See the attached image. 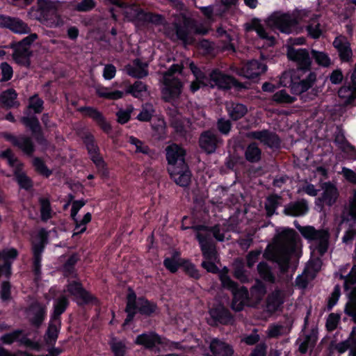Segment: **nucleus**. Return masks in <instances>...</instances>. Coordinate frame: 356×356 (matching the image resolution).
Here are the masks:
<instances>
[{
    "mask_svg": "<svg viewBox=\"0 0 356 356\" xmlns=\"http://www.w3.org/2000/svg\"><path fill=\"white\" fill-rule=\"evenodd\" d=\"M294 97L290 96L285 90H282L273 96V100L278 104H290L295 101Z\"/></svg>",
    "mask_w": 356,
    "mask_h": 356,
    "instance_id": "46",
    "label": "nucleus"
},
{
    "mask_svg": "<svg viewBox=\"0 0 356 356\" xmlns=\"http://www.w3.org/2000/svg\"><path fill=\"white\" fill-rule=\"evenodd\" d=\"M195 229L197 231L196 236L205 259L202 263V266L208 272L217 273L218 268L214 262L218 260V256L215 248L209 241L211 232L204 227H198Z\"/></svg>",
    "mask_w": 356,
    "mask_h": 356,
    "instance_id": "3",
    "label": "nucleus"
},
{
    "mask_svg": "<svg viewBox=\"0 0 356 356\" xmlns=\"http://www.w3.org/2000/svg\"><path fill=\"white\" fill-rule=\"evenodd\" d=\"M312 55L318 65L323 67H329L331 65V60L326 53L313 49Z\"/></svg>",
    "mask_w": 356,
    "mask_h": 356,
    "instance_id": "43",
    "label": "nucleus"
},
{
    "mask_svg": "<svg viewBox=\"0 0 356 356\" xmlns=\"http://www.w3.org/2000/svg\"><path fill=\"white\" fill-rule=\"evenodd\" d=\"M29 107L36 113H40L43 109V101L37 95H34L29 99Z\"/></svg>",
    "mask_w": 356,
    "mask_h": 356,
    "instance_id": "55",
    "label": "nucleus"
},
{
    "mask_svg": "<svg viewBox=\"0 0 356 356\" xmlns=\"http://www.w3.org/2000/svg\"><path fill=\"white\" fill-rule=\"evenodd\" d=\"M166 156L169 167H178L185 164V150L176 144L168 146L166 149Z\"/></svg>",
    "mask_w": 356,
    "mask_h": 356,
    "instance_id": "17",
    "label": "nucleus"
},
{
    "mask_svg": "<svg viewBox=\"0 0 356 356\" xmlns=\"http://www.w3.org/2000/svg\"><path fill=\"white\" fill-rule=\"evenodd\" d=\"M45 307L38 302L33 304L28 310L27 316L33 324L39 325L44 320Z\"/></svg>",
    "mask_w": 356,
    "mask_h": 356,
    "instance_id": "26",
    "label": "nucleus"
},
{
    "mask_svg": "<svg viewBox=\"0 0 356 356\" xmlns=\"http://www.w3.org/2000/svg\"><path fill=\"white\" fill-rule=\"evenodd\" d=\"M95 92L99 97L112 100L121 99L124 95L122 91L118 90H113L109 88L102 86H97L95 87Z\"/></svg>",
    "mask_w": 356,
    "mask_h": 356,
    "instance_id": "32",
    "label": "nucleus"
},
{
    "mask_svg": "<svg viewBox=\"0 0 356 356\" xmlns=\"http://www.w3.org/2000/svg\"><path fill=\"white\" fill-rule=\"evenodd\" d=\"M280 204V197L277 195H271L268 197L266 202V209L268 216L274 214L275 209Z\"/></svg>",
    "mask_w": 356,
    "mask_h": 356,
    "instance_id": "48",
    "label": "nucleus"
},
{
    "mask_svg": "<svg viewBox=\"0 0 356 356\" xmlns=\"http://www.w3.org/2000/svg\"><path fill=\"white\" fill-rule=\"evenodd\" d=\"M112 350L115 356H124L126 350L124 344L117 339H113L111 342Z\"/></svg>",
    "mask_w": 356,
    "mask_h": 356,
    "instance_id": "54",
    "label": "nucleus"
},
{
    "mask_svg": "<svg viewBox=\"0 0 356 356\" xmlns=\"http://www.w3.org/2000/svg\"><path fill=\"white\" fill-rule=\"evenodd\" d=\"M190 67L195 77V81H193L191 85L192 92L197 91L202 86H209L211 88L218 86L227 88L234 83L232 77L220 72L213 71L210 74L209 77H207L193 63L190 64Z\"/></svg>",
    "mask_w": 356,
    "mask_h": 356,
    "instance_id": "1",
    "label": "nucleus"
},
{
    "mask_svg": "<svg viewBox=\"0 0 356 356\" xmlns=\"http://www.w3.org/2000/svg\"><path fill=\"white\" fill-rule=\"evenodd\" d=\"M147 67V63H143L139 59H136L131 64L125 67V70L129 76L142 79L148 75Z\"/></svg>",
    "mask_w": 356,
    "mask_h": 356,
    "instance_id": "19",
    "label": "nucleus"
},
{
    "mask_svg": "<svg viewBox=\"0 0 356 356\" xmlns=\"http://www.w3.org/2000/svg\"><path fill=\"white\" fill-rule=\"evenodd\" d=\"M319 26V23L315 19H313L309 25H308L307 28L308 33L313 38H318L321 35L322 31Z\"/></svg>",
    "mask_w": 356,
    "mask_h": 356,
    "instance_id": "56",
    "label": "nucleus"
},
{
    "mask_svg": "<svg viewBox=\"0 0 356 356\" xmlns=\"http://www.w3.org/2000/svg\"><path fill=\"white\" fill-rule=\"evenodd\" d=\"M84 143L92 161L97 165L101 166L103 164V161L98 155L99 149L95 143L93 136L90 135L86 136L84 139Z\"/></svg>",
    "mask_w": 356,
    "mask_h": 356,
    "instance_id": "29",
    "label": "nucleus"
},
{
    "mask_svg": "<svg viewBox=\"0 0 356 356\" xmlns=\"http://www.w3.org/2000/svg\"><path fill=\"white\" fill-rule=\"evenodd\" d=\"M8 29L13 33L17 34H27L31 31L29 26L18 18L12 19V22H10Z\"/></svg>",
    "mask_w": 356,
    "mask_h": 356,
    "instance_id": "39",
    "label": "nucleus"
},
{
    "mask_svg": "<svg viewBox=\"0 0 356 356\" xmlns=\"http://www.w3.org/2000/svg\"><path fill=\"white\" fill-rule=\"evenodd\" d=\"M168 172L177 184L181 186H186L189 184L191 172L186 163L178 165V167L173 165L168 167Z\"/></svg>",
    "mask_w": 356,
    "mask_h": 356,
    "instance_id": "15",
    "label": "nucleus"
},
{
    "mask_svg": "<svg viewBox=\"0 0 356 356\" xmlns=\"http://www.w3.org/2000/svg\"><path fill=\"white\" fill-rule=\"evenodd\" d=\"M266 293L265 286L261 284H258L251 290V298L255 299V302H259Z\"/></svg>",
    "mask_w": 356,
    "mask_h": 356,
    "instance_id": "51",
    "label": "nucleus"
},
{
    "mask_svg": "<svg viewBox=\"0 0 356 356\" xmlns=\"http://www.w3.org/2000/svg\"><path fill=\"white\" fill-rule=\"evenodd\" d=\"M40 241L38 244L33 242V251L34 254V270L36 274L40 273V254L44 248V232H40Z\"/></svg>",
    "mask_w": 356,
    "mask_h": 356,
    "instance_id": "31",
    "label": "nucleus"
},
{
    "mask_svg": "<svg viewBox=\"0 0 356 356\" xmlns=\"http://www.w3.org/2000/svg\"><path fill=\"white\" fill-rule=\"evenodd\" d=\"M136 98H143L147 95L146 86L141 81H136L127 91Z\"/></svg>",
    "mask_w": 356,
    "mask_h": 356,
    "instance_id": "41",
    "label": "nucleus"
},
{
    "mask_svg": "<svg viewBox=\"0 0 356 356\" xmlns=\"http://www.w3.org/2000/svg\"><path fill=\"white\" fill-rule=\"evenodd\" d=\"M334 47L337 49L339 56L343 61H349L353 53L350 44L347 39L343 36H339L333 42Z\"/></svg>",
    "mask_w": 356,
    "mask_h": 356,
    "instance_id": "21",
    "label": "nucleus"
},
{
    "mask_svg": "<svg viewBox=\"0 0 356 356\" xmlns=\"http://www.w3.org/2000/svg\"><path fill=\"white\" fill-rule=\"evenodd\" d=\"M220 143V140L211 131H205L200 138V147L209 154L214 152Z\"/></svg>",
    "mask_w": 356,
    "mask_h": 356,
    "instance_id": "18",
    "label": "nucleus"
},
{
    "mask_svg": "<svg viewBox=\"0 0 356 356\" xmlns=\"http://www.w3.org/2000/svg\"><path fill=\"white\" fill-rule=\"evenodd\" d=\"M287 57L289 60H293L297 63L300 70L309 68L311 65L312 61L308 51L305 49H294L289 46L287 47Z\"/></svg>",
    "mask_w": 356,
    "mask_h": 356,
    "instance_id": "13",
    "label": "nucleus"
},
{
    "mask_svg": "<svg viewBox=\"0 0 356 356\" xmlns=\"http://www.w3.org/2000/svg\"><path fill=\"white\" fill-rule=\"evenodd\" d=\"M249 136L259 140L270 147L277 146L280 143V140L275 134L266 130L250 132Z\"/></svg>",
    "mask_w": 356,
    "mask_h": 356,
    "instance_id": "25",
    "label": "nucleus"
},
{
    "mask_svg": "<svg viewBox=\"0 0 356 356\" xmlns=\"http://www.w3.org/2000/svg\"><path fill=\"white\" fill-rule=\"evenodd\" d=\"M308 211L307 202L304 200L289 204L284 209L286 215L298 216L305 214Z\"/></svg>",
    "mask_w": 356,
    "mask_h": 356,
    "instance_id": "30",
    "label": "nucleus"
},
{
    "mask_svg": "<svg viewBox=\"0 0 356 356\" xmlns=\"http://www.w3.org/2000/svg\"><path fill=\"white\" fill-rule=\"evenodd\" d=\"M310 266L306 267L302 275L296 278V284L300 288H305L308 282L314 277V274L310 273Z\"/></svg>",
    "mask_w": 356,
    "mask_h": 356,
    "instance_id": "45",
    "label": "nucleus"
},
{
    "mask_svg": "<svg viewBox=\"0 0 356 356\" xmlns=\"http://www.w3.org/2000/svg\"><path fill=\"white\" fill-rule=\"evenodd\" d=\"M135 343L150 348L156 346L157 344L163 343V341L156 334L149 333L138 335L136 339Z\"/></svg>",
    "mask_w": 356,
    "mask_h": 356,
    "instance_id": "28",
    "label": "nucleus"
},
{
    "mask_svg": "<svg viewBox=\"0 0 356 356\" xmlns=\"http://www.w3.org/2000/svg\"><path fill=\"white\" fill-rule=\"evenodd\" d=\"M18 254L17 250L15 248H6L1 253V259L5 262L10 263V260H14Z\"/></svg>",
    "mask_w": 356,
    "mask_h": 356,
    "instance_id": "59",
    "label": "nucleus"
},
{
    "mask_svg": "<svg viewBox=\"0 0 356 356\" xmlns=\"http://www.w3.org/2000/svg\"><path fill=\"white\" fill-rule=\"evenodd\" d=\"M210 350L212 356H232L234 350L229 344L225 341L214 339L210 343Z\"/></svg>",
    "mask_w": 356,
    "mask_h": 356,
    "instance_id": "24",
    "label": "nucleus"
},
{
    "mask_svg": "<svg viewBox=\"0 0 356 356\" xmlns=\"http://www.w3.org/2000/svg\"><path fill=\"white\" fill-rule=\"evenodd\" d=\"M0 156L6 159L8 165L13 168L16 180L19 185L28 189L31 187L30 179L22 171V164L13 156L10 149H6L0 154Z\"/></svg>",
    "mask_w": 356,
    "mask_h": 356,
    "instance_id": "11",
    "label": "nucleus"
},
{
    "mask_svg": "<svg viewBox=\"0 0 356 356\" xmlns=\"http://www.w3.org/2000/svg\"><path fill=\"white\" fill-rule=\"evenodd\" d=\"M340 316L337 314H331L329 315L327 322H326V327L328 330L332 331L334 330L339 321Z\"/></svg>",
    "mask_w": 356,
    "mask_h": 356,
    "instance_id": "63",
    "label": "nucleus"
},
{
    "mask_svg": "<svg viewBox=\"0 0 356 356\" xmlns=\"http://www.w3.org/2000/svg\"><path fill=\"white\" fill-rule=\"evenodd\" d=\"M245 159L250 162H257L261 159V150L255 143L250 144L245 152Z\"/></svg>",
    "mask_w": 356,
    "mask_h": 356,
    "instance_id": "40",
    "label": "nucleus"
},
{
    "mask_svg": "<svg viewBox=\"0 0 356 356\" xmlns=\"http://www.w3.org/2000/svg\"><path fill=\"white\" fill-rule=\"evenodd\" d=\"M226 268L220 271L219 274L220 280L222 286L230 290L233 293L232 309L235 311H241L248 303V290L243 286L238 288L236 284L228 276Z\"/></svg>",
    "mask_w": 356,
    "mask_h": 356,
    "instance_id": "5",
    "label": "nucleus"
},
{
    "mask_svg": "<svg viewBox=\"0 0 356 356\" xmlns=\"http://www.w3.org/2000/svg\"><path fill=\"white\" fill-rule=\"evenodd\" d=\"M11 47L14 49L13 60L20 65L29 66L32 51L28 47H22L16 44H12Z\"/></svg>",
    "mask_w": 356,
    "mask_h": 356,
    "instance_id": "22",
    "label": "nucleus"
},
{
    "mask_svg": "<svg viewBox=\"0 0 356 356\" xmlns=\"http://www.w3.org/2000/svg\"><path fill=\"white\" fill-rule=\"evenodd\" d=\"M295 236L296 233L293 229H284L275 242L274 259L279 263L283 270L287 268L289 255L294 250Z\"/></svg>",
    "mask_w": 356,
    "mask_h": 356,
    "instance_id": "2",
    "label": "nucleus"
},
{
    "mask_svg": "<svg viewBox=\"0 0 356 356\" xmlns=\"http://www.w3.org/2000/svg\"><path fill=\"white\" fill-rule=\"evenodd\" d=\"M84 205L85 202L83 200L74 201L72 203L71 209V216L76 222L74 235L79 234L85 232L86 229V224L91 220V214L89 212L86 213L83 218L80 220H77L76 218L77 213Z\"/></svg>",
    "mask_w": 356,
    "mask_h": 356,
    "instance_id": "14",
    "label": "nucleus"
},
{
    "mask_svg": "<svg viewBox=\"0 0 356 356\" xmlns=\"http://www.w3.org/2000/svg\"><path fill=\"white\" fill-rule=\"evenodd\" d=\"M5 138L26 154H32L34 150L31 140L26 136L16 138L10 134H6Z\"/></svg>",
    "mask_w": 356,
    "mask_h": 356,
    "instance_id": "20",
    "label": "nucleus"
},
{
    "mask_svg": "<svg viewBox=\"0 0 356 356\" xmlns=\"http://www.w3.org/2000/svg\"><path fill=\"white\" fill-rule=\"evenodd\" d=\"M154 113L153 106L151 104H145L140 113L138 115L137 119L142 122L149 121Z\"/></svg>",
    "mask_w": 356,
    "mask_h": 356,
    "instance_id": "49",
    "label": "nucleus"
},
{
    "mask_svg": "<svg viewBox=\"0 0 356 356\" xmlns=\"http://www.w3.org/2000/svg\"><path fill=\"white\" fill-rule=\"evenodd\" d=\"M133 111L134 108L131 106H128L126 109H120L116 113L118 122L120 124L127 122Z\"/></svg>",
    "mask_w": 356,
    "mask_h": 356,
    "instance_id": "50",
    "label": "nucleus"
},
{
    "mask_svg": "<svg viewBox=\"0 0 356 356\" xmlns=\"http://www.w3.org/2000/svg\"><path fill=\"white\" fill-rule=\"evenodd\" d=\"M181 71L180 65H173L163 74L164 86L162 92L163 98L167 101L178 97L181 92L182 84L177 76Z\"/></svg>",
    "mask_w": 356,
    "mask_h": 356,
    "instance_id": "4",
    "label": "nucleus"
},
{
    "mask_svg": "<svg viewBox=\"0 0 356 356\" xmlns=\"http://www.w3.org/2000/svg\"><path fill=\"white\" fill-rule=\"evenodd\" d=\"M38 5L43 14V19L49 27H58L63 24V21L58 15L54 3L49 0H38Z\"/></svg>",
    "mask_w": 356,
    "mask_h": 356,
    "instance_id": "12",
    "label": "nucleus"
},
{
    "mask_svg": "<svg viewBox=\"0 0 356 356\" xmlns=\"http://www.w3.org/2000/svg\"><path fill=\"white\" fill-rule=\"evenodd\" d=\"M316 341V337L314 335L307 336L300 344L299 350L302 353H305L309 348L314 347Z\"/></svg>",
    "mask_w": 356,
    "mask_h": 356,
    "instance_id": "52",
    "label": "nucleus"
},
{
    "mask_svg": "<svg viewBox=\"0 0 356 356\" xmlns=\"http://www.w3.org/2000/svg\"><path fill=\"white\" fill-rule=\"evenodd\" d=\"M60 324L59 318H52L47 333L49 343H52L57 339Z\"/></svg>",
    "mask_w": 356,
    "mask_h": 356,
    "instance_id": "42",
    "label": "nucleus"
},
{
    "mask_svg": "<svg viewBox=\"0 0 356 356\" xmlns=\"http://www.w3.org/2000/svg\"><path fill=\"white\" fill-rule=\"evenodd\" d=\"M81 110L84 111L86 115L96 120L99 125L104 131H107L110 129L109 124L104 120L102 114L97 110L90 107L81 108Z\"/></svg>",
    "mask_w": 356,
    "mask_h": 356,
    "instance_id": "36",
    "label": "nucleus"
},
{
    "mask_svg": "<svg viewBox=\"0 0 356 356\" xmlns=\"http://www.w3.org/2000/svg\"><path fill=\"white\" fill-rule=\"evenodd\" d=\"M257 268L259 275L264 280L269 282L273 281V276L266 264L260 263Z\"/></svg>",
    "mask_w": 356,
    "mask_h": 356,
    "instance_id": "58",
    "label": "nucleus"
},
{
    "mask_svg": "<svg viewBox=\"0 0 356 356\" xmlns=\"http://www.w3.org/2000/svg\"><path fill=\"white\" fill-rule=\"evenodd\" d=\"M67 291L76 298L80 299L83 302H88L90 300V295L86 291L76 282L69 284L67 286Z\"/></svg>",
    "mask_w": 356,
    "mask_h": 356,
    "instance_id": "35",
    "label": "nucleus"
},
{
    "mask_svg": "<svg viewBox=\"0 0 356 356\" xmlns=\"http://www.w3.org/2000/svg\"><path fill=\"white\" fill-rule=\"evenodd\" d=\"M347 266L340 269V278L344 280V289L350 297V302L346 305L345 312L356 322V265H354L350 272L343 275Z\"/></svg>",
    "mask_w": 356,
    "mask_h": 356,
    "instance_id": "6",
    "label": "nucleus"
},
{
    "mask_svg": "<svg viewBox=\"0 0 356 356\" xmlns=\"http://www.w3.org/2000/svg\"><path fill=\"white\" fill-rule=\"evenodd\" d=\"M301 234L309 241L313 243L321 254H324L327 248L328 232L325 230H316L312 226L296 225Z\"/></svg>",
    "mask_w": 356,
    "mask_h": 356,
    "instance_id": "10",
    "label": "nucleus"
},
{
    "mask_svg": "<svg viewBox=\"0 0 356 356\" xmlns=\"http://www.w3.org/2000/svg\"><path fill=\"white\" fill-rule=\"evenodd\" d=\"M266 25L272 29H277L282 33H291L298 23L294 14L275 12L266 21Z\"/></svg>",
    "mask_w": 356,
    "mask_h": 356,
    "instance_id": "9",
    "label": "nucleus"
},
{
    "mask_svg": "<svg viewBox=\"0 0 356 356\" xmlns=\"http://www.w3.org/2000/svg\"><path fill=\"white\" fill-rule=\"evenodd\" d=\"M227 110L230 118L236 120L243 117L247 111V108L241 104L230 102L227 104Z\"/></svg>",
    "mask_w": 356,
    "mask_h": 356,
    "instance_id": "34",
    "label": "nucleus"
},
{
    "mask_svg": "<svg viewBox=\"0 0 356 356\" xmlns=\"http://www.w3.org/2000/svg\"><path fill=\"white\" fill-rule=\"evenodd\" d=\"M341 173L347 181L356 184V173L353 170L343 167Z\"/></svg>",
    "mask_w": 356,
    "mask_h": 356,
    "instance_id": "64",
    "label": "nucleus"
},
{
    "mask_svg": "<svg viewBox=\"0 0 356 356\" xmlns=\"http://www.w3.org/2000/svg\"><path fill=\"white\" fill-rule=\"evenodd\" d=\"M33 165L35 167V170L40 174L48 177L51 172L48 170V168L46 167L44 163L42 160H40L38 158H35L33 160Z\"/></svg>",
    "mask_w": 356,
    "mask_h": 356,
    "instance_id": "60",
    "label": "nucleus"
},
{
    "mask_svg": "<svg viewBox=\"0 0 356 356\" xmlns=\"http://www.w3.org/2000/svg\"><path fill=\"white\" fill-rule=\"evenodd\" d=\"M266 65L257 60H251L245 64L238 74L247 79H254L266 72Z\"/></svg>",
    "mask_w": 356,
    "mask_h": 356,
    "instance_id": "16",
    "label": "nucleus"
},
{
    "mask_svg": "<svg viewBox=\"0 0 356 356\" xmlns=\"http://www.w3.org/2000/svg\"><path fill=\"white\" fill-rule=\"evenodd\" d=\"M338 94L343 104H350L356 98V86L341 87Z\"/></svg>",
    "mask_w": 356,
    "mask_h": 356,
    "instance_id": "37",
    "label": "nucleus"
},
{
    "mask_svg": "<svg viewBox=\"0 0 356 356\" xmlns=\"http://www.w3.org/2000/svg\"><path fill=\"white\" fill-rule=\"evenodd\" d=\"M300 71H297L293 74L284 73L282 76V83L284 86H286V81L291 80L290 87L291 92L296 95H300L309 89L316 80V75L314 72L309 73L303 79H300Z\"/></svg>",
    "mask_w": 356,
    "mask_h": 356,
    "instance_id": "7",
    "label": "nucleus"
},
{
    "mask_svg": "<svg viewBox=\"0 0 356 356\" xmlns=\"http://www.w3.org/2000/svg\"><path fill=\"white\" fill-rule=\"evenodd\" d=\"M16 98L17 93L14 90H7L0 94V104L7 107L17 106L18 104L16 102Z\"/></svg>",
    "mask_w": 356,
    "mask_h": 356,
    "instance_id": "38",
    "label": "nucleus"
},
{
    "mask_svg": "<svg viewBox=\"0 0 356 356\" xmlns=\"http://www.w3.org/2000/svg\"><path fill=\"white\" fill-rule=\"evenodd\" d=\"M285 293L280 290H275L270 294L267 299L266 308L270 312L277 311L284 302Z\"/></svg>",
    "mask_w": 356,
    "mask_h": 356,
    "instance_id": "27",
    "label": "nucleus"
},
{
    "mask_svg": "<svg viewBox=\"0 0 356 356\" xmlns=\"http://www.w3.org/2000/svg\"><path fill=\"white\" fill-rule=\"evenodd\" d=\"M1 70V81H6L10 80L13 74L12 67L8 65L7 63H2L0 66Z\"/></svg>",
    "mask_w": 356,
    "mask_h": 356,
    "instance_id": "61",
    "label": "nucleus"
},
{
    "mask_svg": "<svg viewBox=\"0 0 356 356\" xmlns=\"http://www.w3.org/2000/svg\"><path fill=\"white\" fill-rule=\"evenodd\" d=\"M211 316L218 321L222 322L224 317L227 316V311L222 307H220L218 309H211L210 310Z\"/></svg>",
    "mask_w": 356,
    "mask_h": 356,
    "instance_id": "62",
    "label": "nucleus"
},
{
    "mask_svg": "<svg viewBox=\"0 0 356 356\" xmlns=\"http://www.w3.org/2000/svg\"><path fill=\"white\" fill-rule=\"evenodd\" d=\"M248 30L254 31L261 38L266 40L268 45L270 46L274 44V37L266 32V30L259 20H253Z\"/></svg>",
    "mask_w": 356,
    "mask_h": 356,
    "instance_id": "33",
    "label": "nucleus"
},
{
    "mask_svg": "<svg viewBox=\"0 0 356 356\" xmlns=\"http://www.w3.org/2000/svg\"><path fill=\"white\" fill-rule=\"evenodd\" d=\"M322 188L323 193L318 200L323 202L326 205H333L339 197V191L337 187L330 183H325Z\"/></svg>",
    "mask_w": 356,
    "mask_h": 356,
    "instance_id": "23",
    "label": "nucleus"
},
{
    "mask_svg": "<svg viewBox=\"0 0 356 356\" xmlns=\"http://www.w3.org/2000/svg\"><path fill=\"white\" fill-rule=\"evenodd\" d=\"M129 143L134 145L136 147L135 152H140L145 154H148L149 152V147L145 145L143 142L134 137H130L129 140Z\"/></svg>",
    "mask_w": 356,
    "mask_h": 356,
    "instance_id": "53",
    "label": "nucleus"
},
{
    "mask_svg": "<svg viewBox=\"0 0 356 356\" xmlns=\"http://www.w3.org/2000/svg\"><path fill=\"white\" fill-rule=\"evenodd\" d=\"M40 214L42 220L47 221L52 217V210L49 201L46 198L40 199Z\"/></svg>",
    "mask_w": 356,
    "mask_h": 356,
    "instance_id": "44",
    "label": "nucleus"
},
{
    "mask_svg": "<svg viewBox=\"0 0 356 356\" xmlns=\"http://www.w3.org/2000/svg\"><path fill=\"white\" fill-rule=\"evenodd\" d=\"M22 122L26 127L30 128L33 133H36L40 130L39 122L35 117L23 118Z\"/></svg>",
    "mask_w": 356,
    "mask_h": 356,
    "instance_id": "57",
    "label": "nucleus"
},
{
    "mask_svg": "<svg viewBox=\"0 0 356 356\" xmlns=\"http://www.w3.org/2000/svg\"><path fill=\"white\" fill-rule=\"evenodd\" d=\"M67 302V299L65 296H62L55 301L52 318H58L59 316L65 311Z\"/></svg>",
    "mask_w": 356,
    "mask_h": 356,
    "instance_id": "47",
    "label": "nucleus"
},
{
    "mask_svg": "<svg viewBox=\"0 0 356 356\" xmlns=\"http://www.w3.org/2000/svg\"><path fill=\"white\" fill-rule=\"evenodd\" d=\"M137 309L141 314L149 315L156 311V306L145 299H138L136 301V294L133 291L129 290L126 307V312L128 315L123 324L124 326L133 319Z\"/></svg>",
    "mask_w": 356,
    "mask_h": 356,
    "instance_id": "8",
    "label": "nucleus"
}]
</instances>
